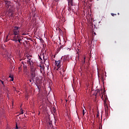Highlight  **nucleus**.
Listing matches in <instances>:
<instances>
[{
  "mask_svg": "<svg viewBox=\"0 0 129 129\" xmlns=\"http://www.w3.org/2000/svg\"><path fill=\"white\" fill-rule=\"evenodd\" d=\"M10 17H13V12L11 13V14L10 15Z\"/></svg>",
  "mask_w": 129,
  "mask_h": 129,
  "instance_id": "nucleus-30",
  "label": "nucleus"
},
{
  "mask_svg": "<svg viewBox=\"0 0 129 129\" xmlns=\"http://www.w3.org/2000/svg\"><path fill=\"white\" fill-rule=\"evenodd\" d=\"M97 1H99V0H97Z\"/></svg>",
  "mask_w": 129,
  "mask_h": 129,
  "instance_id": "nucleus-39",
  "label": "nucleus"
},
{
  "mask_svg": "<svg viewBox=\"0 0 129 129\" xmlns=\"http://www.w3.org/2000/svg\"><path fill=\"white\" fill-rule=\"evenodd\" d=\"M8 13H13V10H11V9H9V10H8Z\"/></svg>",
  "mask_w": 129,
  "mask_h": 129,
  "instance_id": "nucleus-20",
  "label": "nucleus"
},
{
  "mask_svg": "<svg viewBox=\"0 0 129 129\" xmlns=\"http://www.w3.org/2000/svg\"><path fill=\"white\" fill-rule=\"evenodd\" d=\"M14 78V76L12 75H10L9 78Z\"/></svg>",
  "mask_w": 129,
  "mask_h": 129,
  "instance_id": "nucleus-21",
  "label": "nucleus"
},
{
  "mask_svg": "<svg viewBox=\"0 0 129 129\" xmlns=\"http://www.w3.org/2000/svg\"><path fill=\"white\" fill-rule=\"evenodd\" d=\"M26 35V34H24V33L22 34V35H23V36H24V35Z\"/></svg>",
  "mask_w": 129,
  "mask_h": 129,
  "instance_id": "nucleus-35",
  "label": "nucleus"
},
{
  "mask_svg": "<svg viewBox=\"0 0 129 129\" xmlns=\"http://www.w3.org/2000/svg\"><path fill=\"white\" fill-rule=\"evenodd\" d=\"M69 8V10L71 9V7L73 6V0H68Z\"/></svg>",
  "mask_w": 129,
  "mask_h": 129,
  "instance_id": "nucleus-7",
  "label": "nucleus"
},
{
  "mask_svg": "<svg viewBox=\"0 0 129 129\" xmlns=\"http://www.w3.org/2000/svg\"><path fill=\"white\" fill-rule=\"evenodd\" d=\"M115 43H116V41H115Z\"/></svg>",
  "mask_w": 129,
  "mask_h": 129,
  "instance_id": "nucleus-38",
  "label": "nucleus"
},
{
  "mask_svg": "<svg viewBox=\"0 0 129 129\" xmlns=\"http://www.w3.org/2000/svg\"><path fill=\"white\" fill-rule=\"evenodd\" d=\"M31 73H34L36 72V68H34L33 66L30 67Z\"/></svg>",
  "mask_w": 129,
  "mask_h": 129,
  "instance_id": "nucleus-12",
  "label": "nucleus"
},
{
  "mask_svg": "<svg viewBox=\"0 0 129 129\" xmlns=\"http://www.w3.org/2000/svg\"><path fill=\"white\" fill-rule=\"evenodd\" d=\"M10 81H14V77L11 78V79L10 80Z\"/></svg>",
  "mask_w": 129,
  "mask_h": 129,
  "instance_id": "nucleus-26",
  "label": "nucleus"
},
{
  "mask_svg": "<svg viewBox=\"0 0 129 129\" xmlns=\"http://www.w3.org/2000/svg\"><path fill=\"white\" fill-rule=\"evenodd\" d=\"M32 61H31V60H29L28 59L27 61V64H29V65H30V67H33V64H32Z\"/></svg>",
  "mask_w": 129,
  "mask_h": 129,
  "instance_id": "nucleus-13",
  "label": "nucleus"
},
{
  "mask_svg": "<svg viewBox=\"0 0 129 129\" xmlns=\"http://www.w3.org/2000/svg\"><path fill=\"white\" fill-rule=\"evenodd\" d=\"M31 77L33 83H37V82L35 81V78L36 77V73H31Z\"/></svg>",
  "mask_w": 129,
  "mask_h": 129,
  "instance_id": "nucleus-4",
  "label": "nucleus"
},
{
  "mask_svg": "<svg viewBox=\"0 0 129 129\" xmlns=\"http://www.w3.org/2000/svg\"><path fill=\"white\" fill-rule=\"evenodd\" d=\"M9 40L8 39V36H7V38L6 39V42H8Z\"/></svg>",
  "mask_w": 129,
  "mask_h": 129,
  "instance_id": "nucleus-24",
  "label": "nucleus"
},
{
  "mask_svg": "<svg viewBox=\"0 0 129 129\" xmlns=\"http://www.w3.org/2000/svg\"><path fill=\"white\" fill-rule=\"evenodd\" d=\"M38 67H39V68H40V66H42V65L39 64V65H38Z\"/></svg>",
  "mask_w": 129,
  "mask_h": 129,
  "instance_id": "nucleus-34",
  "label": "nucleus"
},
{
  "mask_svg": "<svg viewBox=\"0 0 129 129\" xmlns=\"http://www.w3.org/2000/svg\"><path fill=\"white\" fill-rule=\"evenodd\" d=\"M94 34H95V35H96V33H95Z\"/></svg>",
  "mask_w": 129,
  "mask_h": 129,
  "instance_id": "nucleus-36",
  "label": "nucleus"
},
{
  "mask_svg": "<svg viewBox=\"0 0 129 129\" xmlns=\"http://www.w3.org/2000/svg\"><path fill=\"white\" fill-rule=\"evenodd\" d=\"M85 110H83V115H85Z\"/></svg>",
  "mask_w": 129,
  "mask_h": 129,
  "instance_id": "nucleus-22",
  "label": "nucleus"
},
{
  "mask_svg": "<svg viewBox=\"0 0 129 129\" xmlns=\"http://www.w3.org/2000/svg\"><path fill=\"white\" fill-rule=\"evenodd\" d=\"M58 30L60 31H61V29L60 28H58Z\"/></svg>",
  "mask_w": 129,
  "mask_h": 129,
  "instance_id": "nucleus-32",
  "label": "nucleus"
},
{
  "mask_svg": "<svg viewBox=\"0 0 129 129\" xmlns=\"http://www.w3.org/2000/svg\"><path fill=\"white\" fill-rule=\"evenodd\" d=\"M32 14H33V17L35 18V16H36V12L34 10H32Z\"/></svg>",
  "mask_w": 129,
  "mask_h": 129,
  "instance_id": "nucleus-16",
  "label": "nucleus"
},
{
  "mask_svg": "<svg viewBox=\"0 0 129 129\" xmlns=\"http://www.w3.org/2000/svg\"><path fill=\"white\" fill-rule=\"evenodd\" d=\"M111 16H112V17H114V15H116V14H113V13H111Z\"/></svg>",
  "mask_w": 129,
  "mask_h": 129,
  "instance_id": "nucleus-23",
  "label": "nucleus"
},
{
  "mask_svg": "<svg viewBox=\"0 0 129 129\" xmlns=\"http://www.w3.org/2000/svg\"><path fill=\"white\" fill-rule=\"evenodd\" d=\"M23 129H26V128H23Z\"/></svg>",
  "mask_w": 129,
  "mask_h": 129,
  "instance_id": "nucleus-37",
  "label": "nucleus"
},
{
  "mask_svg": "<svg viewBox=\"0 0 129 129\" xmlns=\"http://www.w3.org/2000/svg\"><path fill=\"white\" fill-rule=\"evenodd\" d=\"M24 114V112H23V111L20 113V114Z\"/></svg>",
  "mask_w": 129,
  "mask_h": 129,
  "instance_id": "nucleus-31",
  "label": "nucleus"
},
{
  "mask_svg": "<svg viewBox=\"0 0 129 129\" xmlns=\"http://www.w3.org/2000/svg\"><path fill=\"white\" fill-rule=\"evenodd\" d=\"M13 35H20V27L15 26L13 28Z\"/></svg>",
  "mask_w": 129,
  "mask_h": 129,
  "instance_id": "nucleus-2",
  "label": "nucleus"
},
{
  "mask_svg": "<svg viewBox=\"0 0 129 129\" xmlns=\"http://www.w3.org/2000/svg\"><path fill=\"white\" fill-rule=\"evenodd\" d=\"M40 73H43V71L45 70V66L44 65L40 66Z\"/></svg>",
  "mask_w": 129,
  "mask_h": 129,
  "instance_id": "nucleus-11",
  "label": "nucleus"
},
{
  "mask_svg": "<svg viewBox=\"0 0 129 129\" xmlns=\"http://www.w3.org/2000/svg\"><path fill=\"white\" fill-rule=\"evenodd\" d=\"M41 57H43V61L44 62V64L47 68V70H49V66L50 65V61L49 60V58L48 57H45V55H44V52H41L40 54Z\"/></svg>",
  "mask_w": 129,
  "mask_h": 129,
  "instance_id": "nucleus-1",
  "label": "nucleus"
},
{
  "mask_svg": "<svg viewBox=\"0 0 129 129\" xmlns=\"http://www.w3.org/2000/svg\"><path fill=\"white\" fill-rule=\"evenodd\" d=\"M32 79L31 80H29L30 82H32Z\"/></svg>",
  "mask_w": 129,
  "mask_h": 129,
  "instance_id": "nucleus-33",
  "label": "nucleus"
},
{
  "mask_svg": "<svg viewBox=\"0 0 129 129\" xmlns=\"http://www.w3.org/2000/svg\"><path fill=\"white\" fill-rule=\"evenodd\" d=\"M55 65L57 68H54V69L56 70V71H58L61 67V60H55Z\"/></svg>",
  "mask_w": 129,
  "mask_h": 129,
  "instance_id": "nucleus-3",
  "label": "nucleus"
},
{
  "mask_svg": "<svg viewBox=\"0 0 129 129\" xmlns=\"http://www.w3.org/2000/svg\"><path fill=\"white\" fill-rule=\"evenodd\" d=\"M85 59H86V57H84V60L82 61V62H83V64H85Z\"/></svg>",
  "mask_w": 129,
  "mask_h": 129,
  "instance_id": "nucleus-18",
  "label": "nucleus"
},
{
  "mask_svg": "<svg viewBox=\"0 0 129 129\" xmlns=\"http://www.w3.org/2000/svg\"><path fill=\"white\" fill-rule=\"evenodd\" d=\"M16 129H19V127H18V124H16Z\"/></svg>",
  "mask_w": 129,
  "mask_h": 129,
  "instance_id": "nucleus-28",
  "label": "nucleus"
},
{
  "mask_svg": "<svg viewBox=\"0 0 129 129\" xmlns=\"http://www.w3.org/2000/svg\"><path fill=\"white\" fill-rule=\"evenodd\" d=\"M35 82H36L37 83V81H38V80H39V78L38 77H36V78H35Z\"/></svg>",
  "mask_w": 129,
  "mask_h": 129,
  "instance_id": "nucleus-19",
  "label": "nucleus"
},
{
  "mask_svg": "<svg viewBox=\"0 0 129 129\" xmlns=\"http://www.w3.org/2000/svg\"><path fill=\"white\" fill-rule=\"evenodd\" d=\"M104 106L105 108V112L106 115H108V105H107V104H106L105 103Z\"/></svg>",
  "mask_w": 129,
  "mask_h": 129,
  "instance_id": "nucleus-6",
  "label": "nucleus"
},
{
  "mask_svg": "<svg viewBox=\"0 0 129 129\" xmlns=\"http://www.w3.org/2000/svg\"><path fill=\"white\" fill-rule=\"evenodd\" d=\"M48 129H54V127L53 126V124H52V122H48Z\"/></svg>",
  "mask_w": 129,
  "mask_h": 129,
  "instance_id": "nucleus-10",
  "label": "nucleus"
},
{
  "mask_svg": "<svg viewBox=\"0 0 129 129\" xmlns=\"http://www.w3.org/2000/svg\"><path fill=\"white\" fill-rule=\"evenodd\" d=\"M53 111L55 113V112H56V109H55V108H53Z\"/></svg>",
  "mask_w": 129,
  "mask_h": 129,
  "instance_id": "nucleus-27",
  "label": "nucleus"
},
{
  "mask_svg": "<svg viewBox=\"0 0 129 129\" xmlns=\"http://www.w3.org/2000/svg\"><path fill=\"white\" fill-rule=\"evenodd\" d=\"M5 6L6 7V8H8V9H9V7H10V6H11V2L8 1H5Z\"/></svg>",
  "mask_w": 129,
  "mask_h": 129,
  "instance_id": "nucleus-8",
  "label": "nucleus"
},
{
  "mask_svg": "<svg viewBox=\"0 0 129 129\" xmlns=\"http://www.w3.org/2000/svg\"><path fill=\"white\" fill-rule=\"evenodd\" d=\"M102 100H104V103H105L106 104H107L106 103V101H107L108 100V98H107V96H105V95L104 96V97H103V96H102Z\"/></svg>",
  "mask_w": 129,
  "mask_h": 129,
  "instance_id": "nucleus-9",
  "label": "nucleus"
},
{
  "mask_svg": "<svg viewBox=\"0 0 129 129\" xmlns=\"http://www.w3.org/2000/svg\"><path fill=\"white\" fill-rule=\"evenodd\" d=\"M38 57L39 58V59H41L42 60H43V59H42V58L41 57V56L38 55Z\"/></svg>",
  "mask_w": 129,
  "mask_h": 129,
  "instance_id": "nucleus-25",
  "label": "nucleus"
},
{
  "mask_svg": "<svg viewBox=\"0 0 129 129\" xmlns=\"http://www.w3.org/2000/svg\"><path fill=\"white\" fill-rule=\"evenodd\" d=\"M0 82H1L2 84L3 85V87H5L6 86L5 85V82L2 80H0Z\"/></svg>",
  "mask_w": 129,
  "mask_h": 129,
  "instance_id": "nucleus-15",
  "label": "nucleus"
},
{
  "mask_svg": "<svg viewBox=\"0 0 129 129\" xmlns=\"http://www.w3.org/2000/svg\"><path fill=\"white\" fill-rule=\"evenodd\" d=\"M96 116H97V117H99V114H98H98H97Z\"/></svg>",
  "mask_w": 129,
  "mask_h": 129,
  "instance_id": "nucleus-29",
  "label": "nucleus"
},
{
  "mask_svg": "<svg viewBox=\"0 0 129 129\" xmlns=\"http://www.w3.org/2000/svg\"><path fill=\"white\" fill-rule=\"evenodd\" d=\"M21 41H22V39L19 38L18 39V42H19V43H20V44H22V42H21Z\"/></svg>",
  "mask_w": 129,
  "mask_h": 129,
  "instance_id": "nucleus-17",
  "label": "nucleus"
},
{
  "mask_svg": "<svg viewBox=\"0 0 129 129\" xmlns=\"http://www.w3.org/2000/svg\"><path fill=\"white\" fill-rule=\"evenodd\" d=\"M27 59H28V60H31L32 59V58L30 57H32V55L28 54L27 55Z\"/></svg>",
  "mask_w": 129,
  "mask_h": 129,
  "instance_id": "nucleus-14",
  "label": "nucleus"
},
{
  "mask_svg": "<svg viewBox=\"0 0 129 129\" xmlns=\"http://www.w3.org/2000/svg\"><path fill=\"white\" fill-rule=\"evenodd\" d=\"M20 37H21L20 34L14 35L13 36V39H12V41H14L17 43V42H18V39H20Z\"/></svg>",
  "mask_w": 129,
  "mask_h": 129,
  "instance_id": "nucleus-5",
  "label": "nucleus"
}]
</instances>
